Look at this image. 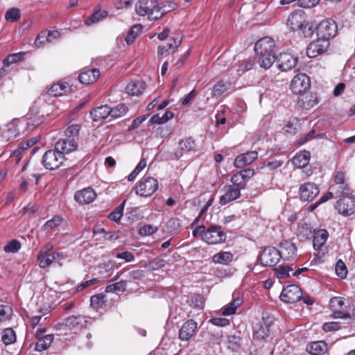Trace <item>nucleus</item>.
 Wrapping results in <instances>:
<instances>
[{
    "label": "nucleus",
    "mask_w": 355,
    "mask_h": 355,
    "mask_svg": "<svg viewBox=\"0 0 355 355\" xmlns=\"http://www.w3.org/2000/svg\"><path fill=\"white\" fill-rule=\"evenodd\" d=\"M202 239L209 244H218L225 241L226 233L219 225L209 227L202 235Z\"/></svg>",
    "instance_id": "obj_5"
},
{
    "label": "nucleus",
    "mask_w": 355,
    "mask_h": 355,
    "mask_svg": "<svg viewBox=\"0 0 355 355\" xmlns=\"http://www.w3.org/2000/svg\"><path fill=\"white\" fill-rule=\"evenodd\" d=\"M96 198V193L91 187L78 191L74 195L76 201L80 204H89L93 202Z\"/></svg>",
    "instance_id": "obj_21"
},
{
    "label": "nucleus",
    "mask_w": 355,
    "mask_h": 355,
    "mask_svg": "<svg viewBox=\"0 0 355 355\" xmlns=\"http://www.w3.org/2000/svg\"><path fill=\"white\" fill-rule=\"evenodd\" d=\"M105 295L102 293L92 296L90 299L91 306L96 309L101 308L105 302Z\"/></svg>",
    "instance_id": "obj_50"
},
{
    "label": "nucleus",
    "mask_w": 355,
    "mask_h": 355,
    "mask_svg": "<svg viewBox=\"0 0 355 355\" xmlns=\"http://www.w3.org/2000/svg\"><path fill=\"white\" fill-rule=\"evenodd\" d=\"M310 79L305 73H299L294 76L291 83V89L295 94H302L309 89Z\"/></svg>",
    "instance_id": "obj_9"
},
{
    "label": "nucleus",
    "mask_w": 355,
    "mask_h": 355,
    "mask_svg": "<svg viewBox=\"0 0 355 355\" xmlns=\"http://www.w3.org/2000/svg\"><path fill=\"white\" fill-rule=\"evenodd\" d=\"M63 219L60 216L56 215L47 220L42 226V230L46 232H51L60 225Z\"/></svg>",
    "instance_id": "obj_40"
},
{
    "label": "nucleus",
    "mask_w": 355,
    "mask_h": 355,
    "mask_svg": "<svg viewBox=\"0 0 355 355\" xmlns=\"http://www.w3.org/2000/svg\"><path fill=\"white\" fill-rule=\"evenodd\" d=\"M335 271L338 277L345 279L347 277V270L345 263L339 259L336 264Z\"/></svg>",
    "instance_id": "obj_53"
},
{
    "label": "nucleus",
    "mask_w": 355,
    "mask_h": 355,
    "mask_svg": "<svg viewBox=\"0 0 355 355\" xmlns=\"http://www.w3.org/2000/svg\"><path fill=\"white\" fill-rule=\"evenodd\" d=\"M277 66L282 71L292 69L297 63V58L289 53H282L277 58Z\"/></svg>",
    "instance_id": "obj_14"
},
{
    "label": "nucleus",
    "mask_w": 355,
    "mask_h": 355,
    "mask_svg": "<svg viewBox=\"0 0 355 355\" xmlns=\"http://www.w3.org/2000/svg\"><path fill=\"white\" fill-rule=\"evenodd\" d=\"M110 106L107 105H100L92 109L90 116L93 121H98L110 117Z\"/></svg>",
    "instance_id": "obj_28"
},
{
    "label": "nucleus",
    "mask_w": 355,
    "mask_h": 355,
    "mask_svg": "<svg viewBox=\"0 0 355 355\" xmlns=\"http://www.w3.org/2000/svg\"><path fill=\"white\" fill-rule=\"evenodd\" d=\"M231 182L232 187H236L240 191L245 189L247 185V181L239 172L232 176Z\"/></svg>",
    "instance_id": "obj_43"
},
{
    "label": "nucleus",
    "mask_w": 355,
    "mask_h": 355,
    "mask_svg": "<svg viewBox=\"0 0 355 355\" xmlns=\"http://www.w3.org/2000/svg\"><path fill=\"white\" fill-rule=\"evenodd\" d=\"M60 35V34L58 31L51 32L44 31L38 35L35 42L36 45L42 44L44 42V41L41 40L42 37H46L47 42H52L54 40L58 38Z\"/></svg>",
    "instance_id": "obj_36"
},
{
    "label": "nucleus",
    "mask_w": 355,
    "mask_h": 355,
    "mask_svg": "<svg viewBox=\"0 0 355 355\" xmlns=\"http://www.w3.org/2000/svg\"><path fill=\"white\" fill-rule=\"evenodd\" d=\"M278 250L281 257L284 260H292L297 254V248L293 243L288 241L282 242Z\"/></svg>",
    "instance_id": "obj_22"
},
{
    "label": "nucleus",
    "mask_w": 355,
    "mask_h": 355,
    "mask_svg": "<svg viewBox=\"0 0 355 355\" xmlns=\"http://www.w3.org/2000/svg\"><path fill=\"white\" fill-rule=\"evenodd\" d=\"M333 184H344L347 183L346 173L344 171H339L335 173L333 178Z\"/></svg>",
    "instance_id": "obj_61"
},
{
    "label": "nucleus",
    "mask_w": 355,
    "mask_h": 355,
    "mask_svg": "<svg viewBox=\"0 0 355 355\" xmlns=\"http://www.w3.org/2000/svg\"><path fill=\"white\" fill-rule=\"evenodd\" d=\"M24 53H17L8 55L3 60V62L4 66L8 67L11 64H14L20 61L24 58Z\"/></svg>",
    "instance_id": "obj_51"
},
{
    "label": "nucleus",
    "mask_w": 355,
    "mask_h": 355,
    "mask_svg": "<svg viewBox=\"0 0 355 355\" xmlns=\"http://www.w3.org/2000/svg\"><path fill=\"white\" fill-rule=\"evenodd\" d=\"M146 85L143 80H134L126 86V92L130 96H139L146 90Z\"/></svg>",
    "instance_id": "obj_27"
},
{
    "label": "nucleus",
    "mask_w": 355,
    "mask_h": 355,
    "mask_svg": "<svg viewBox=\"0 0 355 355\" xmlns=\"http://www.w3.org/2000/svg\"><path fill=\"white\" fill-rule=\"evenodd\" d=\"M160 5L162 6V12H164V15L178 7L177 3L173 1H166Z\"/></svg>",
    "instance_id": "obj_64"
},
{
    "label": "nucleus",
    "mask_w": 355,
    "mask_h": 355,
    "mask_svg": "<svg viewBox=\"0 0 355 355\" xmlns=\"http://www.w3.org/2000/svg\"><path fill=\"white\" fill-rule=\"evenodd\" d=\"M283 164L284 162L282 160L274 159L268 162L267 163H264L263 165L268 168L269 171L273 172L281 167Z\"/></svg>",
    "instance_id": "obj_58"
},
{
    "label": "nucleus",
    "mask_w": 355,
    "mask_h": 355,
    "mask_svg": "<svg viewBox=\"0 0 355 355\" xmlns=\"http://www.w3.org/2000/svg\"><path fill=\"white\" fill-rule=\"evenodd\" d=\"M303 21V17L301 14L292 12L288 17L287 26L293 31L301 30L306 28V27H304Z\"/></svg>",
    "instance_id": "obj_29"
},
{
    "label": "nucleus",
    "mask_w": 355,
    "mask_h": 355,
    "mask_svg": "<svg viewBox=\"0 0 355 355\" xmlns=\"http://www.w3.org/2000/svg\"><path fill=\"white\" fill-rule=\"evenodd\" d=\"M335 208L343 216H349L355 213V200L349 196H345L336 202Z\"/></svg>",
    "instance_id": "obj_13"
},
{
    "label": "nucleus",
    "mask_w": 355,
    "mask_h": 355,
    "mask_svg": "<svg viewBox=\"0 0 355 355\" xmlns=\"http://www.w3.org/2000/svg\"><path fill=\"white\" fill-rule=\"evenodd\" d=\"M110 118L111 119H113L120 118L124 116L128 112V108L124 103H121L117 105L114 107H111L110 106Z\"/></svg>",
    "instance_id": "obj_39"
},
{
    "label": "nucleus",
    "mask_w": 355,
    "mask_h": 355,
    "mask_svg": "<svg viewBox=\"0 0 355 355\" xmlns=\"http://www.w3.org/2000/svg\"><path fill=\"white\" fill-rule=\"evenodd\" d=\"M157 230V227L149 224L141 227L139 230V234L142 236H150L155 233Z\"/></svg>",
    "instance_id": "obj_55"
},
{
    "label": "nucleus",
    "mask_w": 355,
    "mask_h": 355,
    "mask_svg": "<svg viewBox=\"0 0 355 355\" xmlns=\"http://www.w3.org/2000/svg\"><path fill=\"white\" fill-rule=\"evenodd\" d=\"M340 328L341 324L338 322H328L322 325V329L326 332L337 331Z\"/></svg>",
    "instance_id": "obj_59"
},
{
    "label": "nucleus",
    "mask_w": 355,
    "mask_h": 355,
    "mask_svg": "<svg viewBox=\"0 0 355 355\" xmlns=\"http://www.w3.org/2000/svg\"><path fill=\"white\" fill-rule=\"evenodd\" d=\"M21 17V12L19 8H11L8 9L5 15V19L10 22L17 21Z\"/></svg>",
    "instance_id": "obj_46"
},
{
    "label": "nucleus",
    "mask_w": 355,
    "mask_h": 355,
    "mask_svg": "<svg viewBox=\"0 0 355 355\" xmlns=\"http://www.w3.org/2000/svg\"><path fill=\"white\" fill-rule=\"evenodd\" d=\"M281 258L279 250L275 247L269 246L263 250L259 257V260L262 265L270 267L277 264Z\"/></svg>",
    "instance_id": "obj_10"
},
{
    "label": "nucleus",
    "mask_w": 355,
    "mask_h": 355,
    "mask_svg": "<svg viewBox=\"0 0 355 355\" xmlns=\"http://www.w3.org/2000/svg\"><path fill=\"white\" fill-rule=\"evenodd\" d=\"M318 103V97L315 94L303 93L298 98V105L305 110H309Z\"/></svg>",
    "instance_id": "obj_25"
},
{
    "label": "nucleus",
    "mask_w": 355,
    "mask_h": 355,
    "mask_svg": "<svg viewBox=\"0 0 355 355\" xmlns=\"http://www.w3.org/2000/svg\"><path fill=\"white\" fill-rule=\"evenodd\" d=\"M125 201L117 207L113 211H112L108 218L115 222H119L123 216Z\"/></svg>",
    "instance_id": "obj_54"
},
{
    "label": "nucleus",
    "mask_w": 355,
    "mask_h": 355,
    "mask_svg": "<svg viewBox=\"0 0 355 355\" xmlns=\"http://www.w3.org/2000/svg\"><path fill=\"white\" fill-rule=\"evenodd\" d=\"M72 90L71 86L67 83H58L53 84L47 91L46 94H42L38 101L42 98L44 101L47 95L60 96L70 93Z\"/></svg>",
    "instance_id": "obj_15"
},
{
    "label": "nucleus",
    "mask_w": 355,
    "mask_h": 355,
    "mask_svg": "<svg viewBox=\"0 0 355 355\" xmlns=\"http://www.w3.org/2000/svg\"><path fill=\"white\" fill-rule=\"evenodd\" d=\"M19 121L13 120L2 129L1 139L6 141H12L19 135Z\"/></svg>",
    "instance_id": "obj_17"
},
{
    "label": "nucleus",
    "mask_w": 355,
    "mask_h": 355,
    "mask_svg": "<svg viewBox=\"0 0 355 355\" xmlns=\"http://www.w3.org/2000/svg\"><path fill=\"white\" fill-rule=\"evenodd\" d=\"M64 156L59 153L55 148L46 151L42 157V164L48 170H55L64 162Z\"/></svg>",
    "instance_id": "obj_4"
},
{
    "label": "nucleus",
    "mask_w": 355,
    "mask_h": 355,
    "mask_svg": "<svg viewBox=\"0 0 355 355\" xmlns=\"http://www.w3.org/2000/svg\"><path fill=\"white\" fill-rule=\"evenodd\" d=\"M306 350L311 355H323L327 351V345L324 341L312 342L307 345Z\"/></svg>",
    "instance_id": "obj_30"
},
{
    "label": "nucleus",
    "mask_w": 355,
    "mask_h": 355,
    "mask_svg": "<svg viewBox=\"0 0 355 355\" xmlns=\"http://www.w3.org/2000/svg\"><path fill=\"white\" fill-rule=\"evenodd\" d=\"M275 275L279 279H285L290 277L289 272L293 271V268L290 266H279L275 268Z\"/></svg>",
    "instance_id": "obj_49"
},
{
    "label": "nucleus",
    "mask_w": 355,
    "mask_h": 355,
    "mask_svg": "<svg viewBox=\"0 0 355 355\" xmlns=\"http://www.w3.org/2000/svg\"><path fill=\"white\" fill-rule=\"evenodd\" d=\"M135 10L138 15L148 16L150 21L157 20L164 15L157 0H139L135 5Z\"/></svg>",
    "instance_id": "obj_2"
},
{
    "label": "nucleus",
    "mask_w": 355,
    "mask_h": 355,
    "mask_svg": "<svg viewBox=\"0 0 355 355\" xmlns=\"http://www.w3.org/2000/svg\"><path fill=\"white\" fill-rule=\"evenodd\" d=\"M53 335L48 334L44 335V336L39 337L37 338V342L35 344V350L37 352H42L48 349L53 340Z\"/></svg>",
    "instance_id": "obj_34"
},
{
    "label": "nucleus",
    "mask_w": 355,
    "mask_h": 355,
    "mask_svg": "<svg viewBox=\"0 0 355 355\" xmlns=\"http://www.w3.org/2000/svg\"><path fill=\"white\" fill-rule=\"evenodd\" d=\"M167 227L170 230L171 232H178L181 227L180 220L178 218H173L167 222Z\"/></svg>",
    "instance_id": "obj_57"
},
{
    "label": "nucleus",
    "mask_w": 355,
    "mask_h": 355,
    "mask_svg": "<svg viewBox=\"0 0 355 355\" xmlns=\"http://www.w3.org/2000/svg\"><path fill=\"white\" fill-rule=\"evenodd\" d=\"M302 297V291L301 288L295 284L288 285L284 288L280 295L282 301L288 303L293 304L301 300Z\"/></svg>",
    "instance_id": "obj_8"
},
{
    "label": "nucleus",
    "mask_w": 355,
    "mask_h": 355,
    "mask_svg": "<svg viewBox=\"0 0 355 355\" xmlns=\"http://www.w3.org/2000/svg\"><path fill=\"white\" fill-rule=\"evenodd\" d=\"M180 148L175 153L174 158L178 159L183 155L184 152H189L195 150L196 143L191 138H187L179 143Z\"/></svg>",
    "instance_id": "obj_31"
},
{
    "label": "nucleus",
    "mask_w": 355,
    "mask_h": 355,
    "mask_svg": "<svg viewBox=\"0 0 355 355\" xmlns=\"http://www.w3.org/2000/svg\"><path fill=\"white\" fill-rule=\"evenodd\" d=\"M142 30V26L141 24H135L134 25L130 30L128 31L126 37H125V41L128 44H132L136 37H137L138 34Z\"/></svg>",
    "instance_id": "obj_45"
},
{
    "label": "nucleus",
    "mask_w": 355,
    "mask_h": 355,
    "mask_svg": "<svg viewBox=\"0 0 355 355\" xmlns=\"http://www.w3.org/2000/svg\"><path fill=\"white\" fill-rule=\"evenodd\" d=\"M242 299L240 297L234 298L232 302L223 309V315H230L236 313V309L242 304Z\"/></svg>",
    "instance_id": "obj_42"
},
{
    "label": "nucleus",
    "mask_w": 355,
    "mask_h": 355,
    "mask_svg": "<svg viewBox=\"0 0 355 355\" xmlns=\"http://www.w3.org/2000/svg\"><path fill=\"white\" fill-rule=\"evenodd\" d=\"M158 189V182L153 178H142L136 188V193L147 197L153 194Z\"/></svg>",
    "instance_id": "obj_6"
},
{
    "label": "nucleus",
    "mask_w": 355,
    "mask_h": 355,
    "mask_svg": "<svg viewBox=\"0 0 355 355\" xmlns=\"http://www.w3.org/2000/svg\"><path fill=\"white\" fill-rule=\"evenodd\" d=\"M12 313V309L10 306L0 305V322L8 320Z\"/></svg>",
    "instance_id": "obj_56"
},
{
    "label": "nucleus",
    "mask_w": 355,
    "mask_h": 355,
    "mask_svg": "<svg viewBox=\"0 0 355 355\" xmlns=\"http://www.w3.org/2000/svg\"><path fill=\"white\" fill-rule=\"evenodd\" d=\"M241 196V191L232 185L224 187V194L220 198V204L225 205L232 201L236 200Z\"/></svg>",
    "instance_id": "obj_23"
},
{
    "label": "nucleus",
    "mask_w": 355,
    "mask_h": 355,
    "mask_svg": "<svg viewBox=\"0 0 355 355\" xmlns=\"http://www.w3.org/2000/svg\"><path fill=\"white\" fill-rule=\"evenodd\" d=\"M233 260V254L230 252H220L212 257V261L216 263L227 264Z\"/></svg>",
    "instance_id": "obj_37"
},
{
    "label": "nucleus",
    "mask_w": 355,
    "mask_h": 355,
    "mask_svg": "<svg viewBox=\"0 0 355 355\" xmlns=\"http://www.w3.org/2000/svg\"><path fill=\"white\" fill-rule=\"evenodd\" d=\"M329 189L334 191L337 196L349 195L352 193V189L349 187L348 183L331 184Z\"/></svg>",
    "instance_id": "obj_38"
},
{
    "label": "nucleus",
    "mask_w": 355,
    "mask_h": 355,
    "mask_svg": "<svg viewBox=\"0 0 355 355\" xmlns=\"http://www.w3.org/2000/svg\"><path fill=\"white\" fill-rule=\"evenodd\" d=\"M257 157L258 153L255 150L242 153L236 157L234 162V166L237 168H242L251 164Z\"/></svg>",
    "instance_id": "obj_19"
},
{
    "label": "nucleus",
    "mask_w": 355,
    "mask_h": 355,
    "mask_svg": "<svg viewBox=\"0 0 355 355\" xmlns=\"http://www.w3.org/2000/svg\"><path fill=\"white\" fill-rule=\"evenodd\" d=\"M329 237V233L326 230H318L313 236V245L315 250H320L326 243Z\"/></svg>",
    "instance_id": "obj_33"
},
{
    "label": "nucleus",
    "mask_w": 355,
    "mask_h": 355,
    "mask_svg": "<svg viewBox=\"0 0 355 355\" xmlns=\"http://www.w3.org/2000/svg\"><path fill=\"white\" fill-rule=\"evenodd\" d=\"M64 258L62 252H51L46 254H37V261L41 268L49 267L56 259H62Z\"/></svg>",
    "instance_id": "obj_24"
},
{
    "label": "nucleus",
    "mask_w": 355,
    "mask_h": 355,
    "mask_svg": "<svg viewBox=\"0 0 355 355\" xmlns=\"http://www.w3.org/2000/svg\"><path fill=\"white\" fill-rule=\"evenodd\" d=\"M253 337L254 339H264L268 336L269 325L264 318L257 320L252 323Z\"/></svg>",
    "instance_id": "obj_18"
},
{
    "label": "nucleus",
    "mask_w": 355,
    "mask_h": 355,
    "mask_svg": "<svg viewBox=\"0 0 355 355\" xmlns=\"http://www.w3.org/2000/svg\"><path fill=\"white\" fill-rule=\"evenodd\" d=\"M254 65V62L253 60H244L242 61H239L237 64V71L245 73V71H248L253 68Z\"/></svg>",
    "instance_id": "obj_52"
},
{
    "label": "nucleus",
    "mask_w": 355,
    "mask_h": 355,
    "mask_svg": "<svg viewBox=\"0 0 355 355\" xmlns=\"http://www.w3.org/2000/svg\"><path fill=\"white\" fill-rule=\"evenodd\" d=\"M316 34L318 38L328 40L334 37L338 31L336 21L331 19L322 21L316 27Z\"/></svg>",
    "instance_id": "obj_3"
},
{
    "label": "nucleus",
    "mask_w": 355,
    "mask_h": 355,
    "mask_svg": "<svg viewBox=\"0 0 355 355\" xmlns=\"http://www.w3.org/2000/svg\"><path fill=\"white\" fill-rule=\"evenodd\" d=\"M80 129V125L78 124H73L69 125L65 130V135L68 137V139L78 135Z\"/></svg>",
    "instance_id": "obj_60"
},
{
    "label": "nucleus",
    "mask_w": 355,
    "mask_h": 355,
    "mask_svg": "<svg viewBox=\"0 0 355 355\" xmlns=\"http://www.w3.org/2000/svg\"><path fill=\"white\" fill-rule=\"evenodd\" d=\"M21 247V243L16 240L12 239L4 246V251L8 253H16Z\"/></svg>",
    "instance_id": "obj_47"
},
{
    "label": "nucleus",
    "mask_w": 355,
    "mask_h": 355,
    "mask_svg": "<svg viewBox=\"0 0 355 355\" xmlns=\"http://www.w3.org/2000/svg\"><path fill=\"white\" fill-rule=\"evenodd\" d=\"M15 331L12 328H6L1 333V340L5 345H9L16 341Z\"/></svg>",
    "instance_id": "obj_41"
},
{
    "label": "nucleus",
    "mask_w": 355,
    "mask_h": 355,
    "mask_svg": "<svg viewBox=\"0 0 355 355\" xmlns=\"http://www.w3.org/2000/svg\"><path fill=\"white\" fill-rule=\"evenodd\" d=\"M232 84L230 82H224L223 80L218 81L212 88V96L219 97L222 96L227 91L230 89Z\"/></svg>",
    "instance_id": "obj_35"
},
{
    "label": "nucleus",
    "mask_w": 355,
    "mask_h": 355,
    "mask_svg": "<svg viewBox=\"0 0 355 355\" xmlns=\"http://www.w3.org/2000/svg\"><path fill=\"white\" fill-rule=\"evenodd\" d=\"M126 281H120L114 284H109L105 288L106 293H119L124 292L126 290Z\"/></svg>",
    "instance_id": "obj_44"
},
{
    "label": "nucleus",
    "mask_w": 355,
    "mask_h": 355,
    "mask_svg": "<svg viewBox=\"0 0 355 355\" xmlns=\"http://www.w3.org/2000/svg\"><path fill=\"white\" fill-rule=\"evenodd\" d=\"M197 322L193 319L188 320L185 322L179 330V338L182 341H188L191 337L196 334Z\"/></svg>",
    "instance_id": "obj_16"
},
{
    "label": "nucleus",
    "mask_w": 355,
    "mask_h": 355,
    "mask_svg": "<svg viewBox=\"0 0 355 355\" xmlns=\"http://www.w3.org/2000/svg\"><path fill=\"white\" fill-rule=\"evenodd\" d=\"M311 157L309 151H301L292 159V163L295 168H303L308 165Z\"/></svg>",
    "instance_id": "obj_32"
},
{
    "label": "nucleus",
    "mask_w": 355,
    "mask_h": 355,
    "mask_svg": "<svg viewBox=\"0 0 355 355\" xmlns=\"http://www.w3.org/2000/svg\"><path fill=\"white\" fill-rule=\"evenodd\" d=\"M319 193L320 189L314 182H305L299 188V196L302 201H312Z\"/></svg>",
    "instance_id": "obj_11"
},
{
    "label": "nucleus",
    "mask_w": 355,
    "mask_h": 355,
    "mask_svg": "<svg viewBox=\"0 0 355 355\" xmlns=\"http://www.w3.org/2000/svg\"><path fill=\"white\" fill-rule=\"evenodd\" d=\"M83 317L81 315H71L64 319L62 322L57 323L55 327L58 330H70L77 332L83 327Z\"/></svg>",
    "instance_id": "obj_7"
},
{
    "label": "nucleus",
    "mask_w": 355,
    "mask_h": 355,
    "mask_svg": "<svg viewBox=\"0 0 355 355\" xmlns=\"http://www.w3.org/2000/svg\"><path fill=\"white\" fill-rule=\"evenodd\" d=\"M100 71L97 69H84L78 76L82 84H91L100 77Z\"/></svg>",
    "instance_id": "obj_26"
},
{
    "label": "nucleus",
    "mask_w": 355,
    "mask_h": 355,
    "mask_svg": "<svg viewBox=\"0 0 355 355\" xmlns=\"http://www.w3.org/2000/svg\"><path fill=\"white\" fill-rule=\"evenodd\" d=\"M344 305V302L340 297H334L329 301V306L332 310L342 309Z\"/></svg>",
    "instance_id": "obj_63"
},
{
    "label": "nucleus",
    "mask_w": 355,
    "mask_h": 355,
    "mask_svg": "<svg viewBox=\"0 0 355 355\" xmlns=\"http://www.w3.org/2000/svg\"><path fill=\"white\" fill-rule=\"evenodd\" d=\"M107 15V12L106 11L96 12L85 20V24L87 25H92L104 19Z\"/></svg>",
    "instance_id": "obj_48"
},
{
    "label": "nucleus",
    "mask_w": 355,
    "mask_h": 355,
    "mask_svg": "<svg viewBox=\"0 0 355 355\" xmlns=\"http://www.w3.org/2000/svg\"><path fill=\"white\" fill-rule=\"evenodd\" d=\"M274 47V40L268 37L260 39L255 44L254 51L261 67L268 69L275 62Z\"/></svg>",
    "instance_id": "obj_1"
},
{
    "label": "nucleus",
    "mask_w": 355,
    "mask_h": 355,
    "mask_svg": "<svg viewBox=\"0 0 355 355\" xmlns=\"http://www.w3.org/2000/svg\"><path fill=\"white\" fill-rule=\"evenodd\" d=\"M329 42L322 38L311 42L306 49V55L309 58H315L325 52L329 46Z\"/></svg>",
    "instance_id": "obj_12"
},
{
    "label": "nucleus",
    "mask_w": 355,
    "mask_h": 355,
    "mask_svg": "<svg viewBox=\"0 0 355 355\" xmlns=\"http://www.w3.org/2000/svg\"><path fill=\"white\" fill-rule=\"evenodd\" d=\"M77 143L74 139H63L55 144V149L62 155L69 154L77 148Z\"/></svg>",
    "instance_id": "obj_20"
},
{
    "label": "nucleus",
    "mask_w": 355,
    "mask_h": 355,
    "mask_svg": "<svg viewBox=\"0 0 355 355\" xmlns=\"http://www.w3.org/2000/svg\"><path fill=\"white\" fill-rule=\"evenodd\" d=\"M209 322L218 327H226L230 323V320L225 318H213L209 320Z\"/></svg>",
    "instance_id": "obj_62"
}]
</instances>
